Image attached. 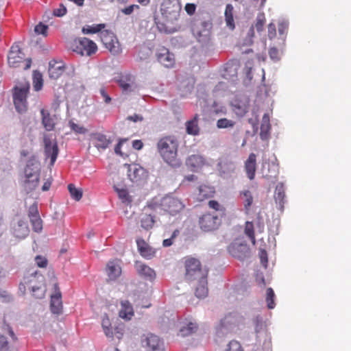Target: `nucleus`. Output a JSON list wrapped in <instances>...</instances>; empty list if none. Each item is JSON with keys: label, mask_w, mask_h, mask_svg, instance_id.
<instances>
[{"label": "nucleus", "mask_w": 351, "mask_h": 351, "mask_svg": "<svg viewBox=\"0 0 351 351\" xmlns=\"http://www.w3.org/2000/svg\"><path fill=\"white\" fill-rule=\"evenodd\" d=\"M178 145L177 138L173 136L162 137L157 143V148L161 157L171 166L180 165L177 158Z\"/></svg>", "instance_id": "obj_2"}, {"label": "nucleus", "mask_w": 351, "mask_h": 351, "mask_svg": "<svg viewBox=\"0 0 351 351\" xmlns=\"http://www.w3.org/2000/svg\"><path fill=\"white\" fill-rule=\"evenodd\" d=\"M32 295L36 299H41L44 298L46 291L45 287L44 285L38 287L36 289L31 291Z\"/></svg>", "instance_id": "obj_51"}, {"label": "nucleus", "mask_w": 351, "mask_h": 351, "mask_svg": "<svg viewBox=\"0 0 351 351\" xmlns=\"http://www.w3.org/2000/svg\"><path fill=\"white\" fill-rule=\"evenodd\" d=\"M92 140L93 141L94 145L98 149H106L110 141L106 138L103 134H93L92 135Z\"/></svg>", "instance_id": "obj_34"}, {"label": "nucleus", "mask_w": 351, "mask_h": 351, "mask_svg": "<svg viewBox=\"0 0 351 351\" xmlns=\"http://www.w3.org/2000/svg\"><path fill=\"white\" fill-rule=\"evenodd\" d=\"M36 264L38 267L41 268H45L47 266V259L42 256L38 255L35 258Z\"/></svg>", "instance_id": "obj_57"}, {"label": "nucleus", "mask_w": 351, "mask_h": 351, "mask_svg": "<svg viewBox=\"0 0 351 351\" xmlns=\"http://www.w3.org/2000/svg\"><path fill=\"white\" fill-rule=\"evenodd\" d=\"M204 158L199 155L193 154L188 157L186 164L191 167L193 171L202 167L204 165Z\"/></svg>", "instance_id": "obj_35"}, {"label": "nucleus", "mask_w": 351, "mask_h": 351, "mask_svg": "<svg viewBox=\"0 0 351 351\" xmlns=\"http://www.w3.org/2000/svg\"><path fill=\"white\" fill-rule=\"evenodd\" d=\"M99 36L104 47L114 56L119 55L122 51L121 46L117 36L109 30H104Z\"/></svg>", "instance_id": "obj_7"}, {"label": "nucleus", "mask_w": 351, "mask_h": 351, "mask_svg": "<svg viewBox=\"0 0 351 351\" xmlns=\"http://www.w3.org/2000/svg\"><path fill=\"white\" fill-rule=\"evenodd\" d=\"M158 61L165 67H172L175 64V57L173 53L163 46L158 47L156 53Z\"/></svg>", "instance_id": "obj_17"}, {"label": "nucleus", "mask_w": 351, "mask_h": 351, "mask_svg": "<svg viewBox=\"0 0 351 351\" xmlns=\"http://www.w3.org/2000/svg\"><path fill=\"white\" fill-rule=\"evenodd\" d=\"M106 272L110 280H115L121 274V268L116 261H109L106 267Z\"/></svg>", "instance_id": "obj_29"}, {"label": "nucleus", "mask_w": 351, "mask_h": 351, "mask_svg": "<svg viewBox=\"0 0 351 351\" xmlns=\"http://www.w3.org/2000/svg\"><path fill=\"white\" fill-rule=\"evenodd\" d=\"M69 125L72 130L78 134H85L87 131L83 126L75 123L73 121L69 122Z\"/></svg>", "instance_id": "obj_54"}, {"label": "nucleus", "mask_w": 351, "mask_h": 351, "mask_svg": "<svg viewBox=\"0 0 351 351\" xmlns=\"http://www.w3.org/2000/svg\"><path fill=\"white\" fill-rule=\"evenodd\" d=\"M241 197L243 199V209L245 213L248 215L250 212L251 207L253 204V195L249 190H244L240 193Z\"/></svg>", "instance_id": "obj_33"}, {"label": "nucleus", "mask_w": 351, "mask_h": 351, "mask_svg": "<svg viewBox=\"0 0 351 351\" xmlns=\"http://www.w3.org/2000/svg\"><path fill=\"white\" fill-rule=\"evenodd\" d=\"M235 125V122L232 120L226 118L219 119L217 121V127L220 129L233 128Z\"/></svg>", "instance_id": "obj_47"}, {"label": "nucleus", "mask_w": 351, "mask_h": 351, "mask_svg": "<svg viewBox=\"0 0 351 351\" xmlns=\"http://www.w3.org/2000/svg\"><path fill=\"white\" fill-rule=\"evenodd\" d=\"M99 93H100L101 96L102 97V98L104 99V101L106 104H110L111 102L112 99L110 97V95H108V93H107L105 88H104V87L101 88L99 89Z\"/></svg>", "instance_id": "obj_61"}, {"label": "nucleus", "mask_w": 351, "mask_h": 351, "mask_svg": "<svg viewBox=\"0 0 351 351\" xmlns=\"http://www.w3.org/2000/svg\"><path fill=\"white\" fill-rule=\"evenodd\" d=\"M101 326L105 335L108 337H112L113 332L108 317L105 315L102 317Z\"/></svg>", "instance_id": "obj_40"}, {"label": "nucleus", "mask_w": 351, "mask_h": 351, "mask_svg": "<svg viewBox=\"0 0 351 351\" xmlns=\"http://www.w3.org/2000/svg\"><path fill=\"white\" fill-rule=\"evenodd\" d=\"M106 24L104 23H99V24H93L92 25H85L82 27V32L84 34H95L101 32H103V29L105 28Z\"/></svg>", "instance_id": "obj_38"}, {"label": "nucleus", "mask_w": 351, "mask_h": 351, "mask_svg": "<svg viewBox=\"0 0 351 351\" xmlns=\"http://www.w3.org/2000/svg\"><path fill=\"white\" fill-rule=\"evenodd\" d=\"M44 153L47 158H50V165L53 166L57 159L59 149L56 140L51 139L49 134H45L43 136Z\"/></svg>", "instance_id": "obj_13"}, {"label": "nucleus", "mask_w": 351, "mask_h": 351, "mask_svg": "<svg viewBox=\"0 0 351 351\" xmlns=\"http://www.w3.org/2000/svg\"><path fill=\"white\" fill-rule=\"evenodd\" d=\"M224 18L226 27L230 30H234L235 28V22L234 19V7L232 4H227L224 12Z\"/></svg>", "instance_id": "obj_30"}, {"label": "nucleus", "mask_w": 351, "mask_h": 351, "mask_svg": "<svg viewBox=\"0 0 351 351\" xmlns=\"http://www.w3.org/2000/svg\"><path fill=\"white\" fill-rule=\"evenodd\" d=\"M117 82L123 94L136 93L139 90V86L135 82V77L131 74L121 75L117 80Z\"/></svg>", "instance_id": "obj_12"}, {"label": "nucleus", "mask_w": 351, "mask_h": 351, "mask_svg": "<svg viewBox=\"0 0 351 351\" xmlns=\"http://www.w3.org/2000/svg\"><path fill=\"white\" fill-rule=\"evenodd\" d=\"M275 294L271 288H268L266 293V302L268 308L272 309L275 307Z\"/></svg>", "instance_id": "obj_46"}, {"label": "nucleus", "mask_w": 351, "mask_h": 351, "mask_svg": "<svg viewBox=\"0 0 351 351\" xmlns=\"http://www.w3.org/2000/svg\"><path fill=\"white\" fill-rule=\"evenodd\" d=\"M198 328L196 323L189 322L186 326H182L179 330V335L186 337L195 332Z\"/></svg>", "instance_id": "obj_39"}, {"label": "nucleus", "mask_w": 351, "mask_h": 351, "mask_svg": "<svg viewBox=\"0 0 351 351\" xmlns=\"http://www.w3.org/2000/svg\"><path fill=\"white\" fill-rule=\"evenodd\" d=\"M269 166V163H265L263 165L262 173L263 177L267 178H271L272 177H276V171L275 169L270 171Z\"/></svg>", "instance_id": "obj_48"}, {"label": "nucleus", "mask_w": 351, "mask_h": 351, "mask_svg": "<svg viewBox=\"0 0 351 351\" xmlns=\"http://www.w3.org/2000/svg\"><path fill=\"white\" fill-rule=\"evenodd\" d=\"M39 164L35 156H32L27 161L25 168V184L29 190H34L39 182Z\"/></svg>", "instance_id": "obj_3"}, {"label": "nucleus", "mask_w": 351, "mask_h": 351, "mask_svg": "<svg viewBox=\"0 0 351 351\" xmlns=\"http://www.w3.org/2000/svg\"><path fill=\"white\" fill-rule=\"evenodd\" d=\"M268 36L270 39L274 38L276 35V25L274 23H269L268 25Z\"/></svg>", "instance_id": "obj_62"}, {"label": "nucleus", "mask_w": 351, "mask_h": 351, "mask_svg": "<svg viewBox=\"0 0 351 351\" xmlns=\"http://www.w3.org/2000/svg\"><path fill=\"white\" fill-rule=\"evenodd\" d=\"M40 114L42 117V123L47 131H52L55 128L56 121L55 116H51L50 113L45 109H41Z\"/></svg>", "instance_id": "obj_26"}, {"label": "nucleus", "mask_w": 351, "mask_h": 351, "mask_svg": "<svg viewBox=\"0 0 351 351\" xmlns=\"http://www.w3.org/2000/svg\"><path fill=\"white\" fill-rule=\"evenodd\" d=\"M269 57L274 60H278L279 59V51L275 47H271L269 50Z\"/></svg>", "instance_id": "obj_63"}, {"label": "nucleus", "mask_w": 351, "mask_h": 351, "mask_svg": "<svg viewBox=\"0 0 351 351\" xmlns=\"http://www.w3.org/2000/svg\"><path fill=\"white\" fill-rule=\"evenodd\" d=\"M274 199L276 203L278 204V209L283 211L285 204V186L282 183L277 184L275 191Z\"/></svg>", "instance_id": "obj_28"}, {"label": "nucleus", "mask_w": 351, "mask_h": 351, "mask_svg": "<svg viewBox=\"0 0 351 351\" xmlns=\"http://www.w3.org/2000/svg\"><path fill=\"white\" fill-rule=\"evenodd\" d=\"M121 305L119 317L125 320H130L134 315L132 306L128 300L121 301Z\"/></svg>", "instance_id": "obj_31"}, {"label": "nucleus", "mask_w": 351, "mask_h": 351, "mask_svg": "<svg viewBox=\"0 0 351 351\" xmlns=\"http://www.w3.org/2000/svg\"><path fill=\"white\" fill-rule=\"evenodd\" d=\"M50 308L53 314L60 315L62 313V294L58 284L54 285V293L51 296Z\"/></svg>", "instance_id": "obj_18"}, {"label": "nucleus", "mask_w": 351, "mask_h": 351, "mask_svg": "<svg viewBox=\"0 0 351 351\" xmlns=\"http://www.w3.org/2000/svg\"><path fill=\"white\" fill-rule=\"evenodd\" d=\"M265 23V17L263 14H258L256 18L255 27L258 32H261L263 29Z\"/></svg>", "instance_id": "obj_52"}, {"label": "nucleus", "mask_w": 351, "mask_h": 351, "mask_svg": "<svg viewBox=\"0 0 351 351\" xmlns=\"http://www.w3.org/2000/svg\"><path fill=\"white\" fill-rule=\"evenodd\" d=\"M199 115L195 114L193 118L186 122V132L188 134L197 136L199 133V127L198 125Z\"/></svg>", "instance_id": "obj_32"}, {"label": "nucleus", "mask_w": 351, "mask_h": 351, "mask_svg": "<svg viewBox=\"0 0 351 351\" xmlns=\"http://www.w3.org/2000/svg\"><path fill=\"white\" fill-rule=\"evenodd\" d=\"M207 277L208 276H204L196 280L198 284L195 288V294L198 298H204L208 295Z\"/></svg>", "instance_id": "obj_24"}, {"label": "nucleus", "mask_w": 351, "mask_h": 351, "mask_svg": "<svg viewBox=\"0 0 351 351\" xmlns=\"http://www.w3.org/2000/svg\"><path fill=\"white\" fill-rule=\"evenodd\" d=\"M154 222V217L152 215L145 214L141 219V226L146 230L152 228Z\"/></svg>", "instance_id": "obj_42"}, {"label": "nucleus", "mask_w": 351, "mask_h": 351, "mask_svg": "<svg viewBox=\"0 0 351 351\" xmlns=\"http://www.w3.org/2000/svg\"><path fill=\"white\" fill-rule=\"evenodd\" d=\"M181 8L176 0H164L161 4V18L156 22L160 32L172 34L180 29L178 19Z\"/></svg>", "instance_id": "obj_1"}, {"label": "nucleus", "mask_w": 351, "mask_h": 351, "mask_svg": "<svg viewBox=\"0 0 351 351\" xmlns=\"http://www.w3.org/2000/svg\"><path fill=\"white\" fill-rule=\"evenodd\" d=\"M30 220V222L32 223V228H33V230L36 232H39L42 230L43 229V223H42V220L40 219V217H34V218H32V219H29Z\"/></svg>", "instance_id": "obj_49"}, {"label": "nucleus", "mask_w": 351, "mask_h": 351, "mask_svg": "<svg viewBox=\"0 0 351 351\" xmlns=\"http://www.w3.org/2000/svg\"><path fill=\"white\" fill-rule=\"evenodd\" d=\"M9 346L6 337L0 334V351H8Z\"/></svg>", "instance_id": "obj_60"}, {"label": "nucleus", "mask_w": 351, "mask_h": 351, "mask_svg": "<svg viewBox=\"0 0 351 351\" xmlns=\"http://www.w3.org/2000/svg\"><path fill=\"white\" fill-rule=\"evenodd\" d=\"M244 232L245 235L251 240L252 243L254 245L256 243V239L254 234V224L252 221H246Z\"/></svg>", "instance_id": "obj_43"}, {"label": "nucleus", "mask_w": 351, "mask_h": 351, "mask_svg": "<svg viewBox=\"0 0 351 351\" xmlns=\"http://www.w3.org/2000/svg\"><path fill=\"white\" fill-rule=\"evenodd\" d=\"M229 253L234 257L243 260L247 256L248 249L245 245L231 244L228 246Z\"/></svg>", "instance_id": "obj_21"}, {"label": "nucleus", "mask_w": 351, "mask_h": 351, "mask_svg": "<svg viewBox=\"0 0 351 351\" xmlns=\"http://www.w3.org/2000/svg\"><path fill=\"white\" fill-rule=\"evenodd\" d=\"M270 129L269 117L268 114L265 113L263 116L261 124L260 136L261 138L264 139L267 137Z\"/></svg>", "instance_id": "obj_37"}, {"label": "nucleus", "mask_w": 351, "mask_h": 351, "mask_svg": "<svg viewBox=\"0 0 351 351\" xmlns=\"http://www.w3.org/2000/svg\"><path fill=\"white\" fill-rule=\"evenodd\" d=\"M29 90V84H25L21 87L16 86L13 95L15 108L19 113L24 112L27 109V97Z\"/></svg>", "instance_id": "obj_9"}, {"label": "nucleus", "mask_w": 351, "mask_h": 351, "mask_svg": "<svg viewBox=\"0 0 351 351\" xmlns=\"http://www.w3.org/2000/svg\"><path fill=\"white\" fill-rule=\"evenodd\" d=\"M48 26L40 23L35 26L34 31L37 34H42L44 36H47Z\"/></svg>", "instance_id": "obj_53"}, {"label": "nucleus", "mask_w": 351, "mask_h": 351, "mask_svg": "<svg viewBox=\"0 0 351 351\" xmlns=\"http://www.w3.org/2000/svg\"><path fill=\"white\" fill-rule=\"evenodd\" d=\"M184 8L187 14L192 15L195 12L196 5L193 3H186Z\"/></svg>", "instance_id": "obj_64"}, {"label": "nucleus", "mask_w": 351, "mask_h": 351, "mask_svg": "<svg viewBox=\"0 0 351 351\" xmlns=\"http://www.w3.org/2000/svg\"><path fill=\"white\" fill-rule=\"evenodd\" d=\"M64 71V66L62 62H49L48 73L50 78L58 79Z\"/></svg>", "instance_id": "obj_23"}, {"label": "nucleus", "mask_w": 351, "mask_h": 351, "mask_svg": "<svg viewBox=\"0 0 351 351\" xmlns=\"http://www.w3.org/2000/svg\"><path fill=\"white\" fill-rule=\"evenodd\" d=\"M68 190L71 197L75 201H79L82 197V191L81 189H77L73 184L68 185Z\"/></svg>", "instance_id": "obj_44"}, {"label": "nucleus", "mask_w": 351, "mask_h": 351, "mask_svg": "<svg viewBox=\"0 0 351 351\" xmlns=\"http://www.w3.org/2000/svg\"><path fill=\"white\" fill-rule=\"evenodd\" d=\"M215 193V189L207 185H201L198 189L197 199L204 201L213 197Z\"/></svg>", "instance_id": "obj_36"}, {"label": "nucleus", "mask_w": 351, "mask_h": 351, "mask_svg": "<svg viewBox=\"0 0 351 351\" xmlns=\"http://www.w3.org/2000/svg\"><path fill=\"white\" fill-rule=\"evenodd\" d=\"M162 209L170 215H176L181 211L184 205L178 198L173 197H165L161 202Z\"/></svg>", "instance_id": "obj_15"}, {"label": "nucleus", "mask_w": 351, "mask_h": 351, "mask_svg": "<svg viewBox=\"0 0 351 351\" xmlns=\"http://www.w3.org/2000/svg\"><path fill=\"white\" fill-rule=\"evenodd\" d=\"M141 344L145 351H165L164 341L152 333L142 335Z\"/></svg>", "instance_id": "obj_10"}, {"label": "nucleus", "mask_w": 351, "mask_h": 351, "mask_svg": "<svg viewBox=\"0 0 351 351\" xmlns=\"http://www.w3.org/2000/svg\"><path fill=\"white\" fill-rule=\"evenodd\" d=\"M199 226L204 232H211L217 230L221 225V220L216 215L206 213L199 218Z\"/></svg>", "instance_id": "obj_11"}, {"label": "nucleus", "mask_w": 351, "mask_h": 351, "mask_svg": "<svg viewBox=\"0 0 351 351\" xmlns=\"http://www.w3.org/2000/svg\"><path fill=\"white\" fill-rule=\"evenodd\" d=\"M43 285H44V276L37 271H34L23 277L22 282L19 284V289L23 294H25L27 289L32 291Z\"/></svg>", "instance_id": "obj_8"}, {"label": "nucleus", "mask_w": 351, "mask_h": 351, "mask_svg": "<svg viewBox=\"0 0 351 351\" xmlns=\"http://www.w3.org/2000/svg\"><path fill=\"white\" fill-rule=\"evenodd\" d=\"M212 23L209 21H196L192 25V32L198 41H204L210 35Z\"/></svg>", "instance_id": "obj_14"}, {"label": "nucleus", "mask_w": 351, "mask_h": 351, "mask_svg": "<svg viewBox=\"0 0 351 351\" xmlns=\"http://www.w3.org/2000/svg\"><path fill=\"white\" fill-rule=\"evenodd\" d=\"M136 268L138 274L145 279L149 281H152L155 279L156 273L154 270L145 264H143L141 262H136Z\"/></svg>", "instance_id": "obj_20"}, {"label": "nucleus", "mask_w": 351, "mask_h": 351, "mask_svg": "<svg viewBox=\"0 0 351 351\" xmlns=\"http://www.w3.org/2000/svg\"><path fill=\"white\" fill-rule=\"evenodd\" d=\"M232 110L239 117H243L248 111V100L245 98L243 100L236 99L232 103Z\"/></svg>", "instance_id": "obj_22"}, {"label": "nucleus", "mask_w": 351, "mask_h": 351, "mask_svg": "<svg viewBox=\"0 0 351 351\" xmlns=\"http://www.w3.org/2000/svg\"><path fill=\"white\" fill-rule=\"evenodd\" d=\"M184 265L185 278L188 281H195L202 276H208V269H202L199 261L195 258H187L185 260Z\"/></svg>", "instance_id": "obj_5"}, {"label": "nucleus", "mask_w": 351, "mask_h": 351, "mask_svg": "<svg viewBox=\"0 0 351 351\" xmlns=\"http://www.w3.org/2000/svg\"><path fill=\"white\" fill-rule=\"evenodd\" d=\"M28 217L29 219L40 217L37 205L36 204H34L29 206L28 211Z\"/></svg>", "instance_id": "obj_59"}, {"label": "nucleus", "mask_w": 351, "mask_h": 351, "mask_svg": "<svg viewBox=\"0 0 351 351\" xmlns=\"http://www.w3.org/2000/svg\"><path fill=\"white\" fill-rule=\"evenodd\" d=\"M218 170L221 176L229 174L234 171V165L233 162L228 158H223L217 165Z\"/></svg>", "instance_id": "obj_27"}, {"label": "nucleus", "mask_w": 351, "mask_h": 351, "mask_svg": "<svg viewBox=\"0 0 351 351\" xmlns=\"http://www.w3.org/2000/svg\"><path fill=\"white\" fill-rule=\"evenodd\" d=\"M128 176L132 182L139 184L147 180L148 175L144 168L134 164L129 166Z\"/></svg>", "instance_id": "obj_16"}, {"label": "nucleus", "mask_w": 351, "mask_h": 351, "mask_svg": "<svg viewBox=\"0 0 351 351\" xmlns=\"http://www.w3.org/2000/svg\"><path fill=\"white\" fill-rule=\"evenodd\" d=\"M138 250L140 254L146 258H151L155 254V250L151 247L143 239H138L136 240Z\"/></svg>", "instance_id": "obj_25"}, {"label": "nucleus", "mask_w": 351, "mask_h": 351, "mask_svg": "<svg viewBox=\"0 0 351 351\" xmlns=\"http://www.w3.org/2000/svg\"><path fill=\"white\" fill-rule=\"evenodd\" d=\"M25 60L23 69H29L31 66L32 60L30 58L25 60V55L22 52L19 43H14L10 47L8 56V62L12 67H19L20 64Z\"/></svg>", "instance_id": "obj_6"}, {"label": "nucleus", "mask_w": 351, "mask_h": 351, "mask_svg": "<svg viewBox=\"0 0 351 351\" xmlns=\"http://www.w3.org/2000/svg\"><path fill=\"white\" fill-rule=\"evenodd\" d=\"M244 167L247 177L250 180H254L256 171V155L255 154L251 153L249 155L245 162Z\"/></svg>", "instance_id": "obj_19"}, {"label": "nucleus", "mask_w": 351, "mask_h": 351, "mask_svg": "<svg viewBox=\"0 0 351 351\" xmlns=\"http://www.w3.org/2000/svg\"><path fill=\"white\" fill-rule=\"evenodd\" d=\"M225 351H243V349L239 341L232 340L229 342Z\"/></svg>", "instance_id": "obj_50"}, {"label": "nucleus", "mask_w": 351, "mask_h": 351, "mask_svg": "<svg viewBox=\"0 0 351 351\" xmlns=\"http://www.w3.org/2000/svg\"><path fill=\"white\" fill-rule=\"evenodd\" d=\"M43 86V80L42 74L37 71H34L33 74V86L36 91L42 89Z\"/></svg>", "instance_id": "obj_41"}, {"label": "nucleus", "mask_w": 351, "mask_h": 351, "mask_svg": "<svg viewBox=\"0 0 351 351\" xmlns=\"http://www.w3.org/2000/svg\"><path fill=\"white\" fill-rule=\"evenodd\" d=\"M115 191L117 193L119 197L122 200L123 202H131V197L130 196L127 189H119L117 186H114Z\"/></svg>", "instance_id": "obj_45"}, {"label": "nucleus", "mask_w": 351, "mask_h": 351, "mask_svg": "<svg viewBox=\"0 0 351 351\" xmlns=\"http://www.w3.org/2000/svg\"><path fill=\"white\" fill-rule=\"evenodd\" d=\"M66 8L63 4H60L59 7L54 9L53 11V14L54 16L58 17H62L66 14Z\"/></svg>", "instance_id": "obj_55"}, {"label": "nucleus", "mask_w": 351, "mask_h": 351, "mask_svg": "<svg viewBox=\"0 0 351 351\" xmlns=\"http://www.w3.org/2000/svg\"><path fill=\"white\" fill-rule=\"evenodd\" d=\"M209 208L214 209L216 211H225V208L220 205L216 200H210L208 203Z\"/></svg>", "instance_id": "obj_56"}, {"label": "nucleus", "mask_w": 351, "mask_h": 351, "mask_svg": "<svg viewBox=\"0 0 351 351\" xmlns=\"http://www.w3.org/2000/svg\"><path fill=\"white\" fill-rule=\"evenodd\" d=\"M70 48L73 52L82 56H91L98 50L96 43L86 37L75 39L71 43Z\"/></svg>", "instance_id": "obj_4"}, {"label": "nucleus", "mask_w": 351, "mask_h": 351, "mask_svg": "<svg viewBox=\"0 0 351 351\" xmlns=\"http://www.w3.org/2000/svg\"><path fill=\"white\" fill-rule=\"evenodd\" d=\"M179 230H175L172 233L171 238L163 240L162 245L164 247H169L173 243V239L178 235Z\"/></svg>", "instance_id": "obj_58"}]
</instances>
